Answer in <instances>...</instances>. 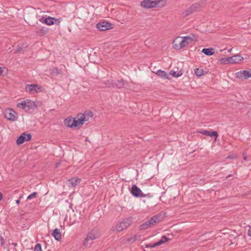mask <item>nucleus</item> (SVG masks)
<instances>
[{
  "mask_svg": "<svg viewBox=\"0 0 251 251\" xmlns=\"http://www.w3.org/2000/svg\"><path fill=\"white\" fill-rule=\"evenodd\" d=\"M193 38L189 36L177 37L173 42L175 49L179 50L185 47L193 41Z\"/></svg>",
  "mask_w": 251,
  "mask_h": 251,
  "instance_id": "nucleus-1",
  "label": "nucleus"
},
{
  "mask_svg": "<svg viewBox=\"0 0 251 251\" xmlns=\"http://www.w3.org/2000/svg\"><path fill=\"white\" fill-rule=\"evenodd\" d=\"M163 219V217L161 215L157 214L153 216L151 219L142 224L140 226L139 228L141 230H146L149 228L152 227L156 223H158L162 221Z\"/></svg>",
  "mask_w": 251,
  "mask_h": 251,
  "instance_id": "nucleus-2",
  "label": "nucleus"
},
{
  "mask_svg": "<svg viewBox=\"0 0 251 251\" xmlns=\"http://www.w3.org/2000/svg\"><path fill=\"white\" fill-rule=\"evenodd\" d=\"M164 1L161 0H143L140 2V5L146 9H150L164 5Z\"/></svg>",
  "mask_w": 251,
  "mask_h": 251,
  "instance_id": "nucleus-3",
  "label": "nucleus"
},
{
  "mask_svg": "<svg viewBox=\"0 0 251 251\" xmlns=\"http://www.w3.org/2000/svg\"><path fill=\"white\" fill-rule=\"evenodd\" d=\"M97 238V236L96 231L94 229L91 230L89 232H88V234L87 235L86 238H85L83 241V244L85 247L90 246L91 244L92 243V242L89 243V241H93Z\"/></svg>",
  "mask_w": 251,
  "mask_h": 251,
  "instance_id": "nucleus-4",
  "label": "nucleus"
},
{
  "mask_svg": "<svg viewBox=\"0 0 251 251\" xmlns=\"http://www.w3.org/2000/svg\"><path fill=\"white\" fill-rule=\"evenodd\" d=\"M201 4L199 3H196L192 4L191 6L183 11L181 15L183 18L188 16L189 15L193 14L194 12L200 8Z\"/></svg>",
  "mask_w": 251,
  "mask_h": 251,
  "instance_id": "nucleus-5",
  "label": "nucleus"
},
{
  "mask_svg": "<svg viewBox=\"0 0 251 251\" xmlns=\"http://www.w3.org/2000/svg\"><path fill=\"white\" fill-rule=\"evenodd\" d=\"M4 115L5 118L10 121H15L17 120V113L11 108H7L5 110Z\"/></svg>",
  "mask_w": 251,
  "mask_h": 251,
  "instance_id": "nucleus-6",
  "label": "nucleus"
},
{
  "mask_svg": "<svg viewBox=\"0 0 251 251\" xmlns=\"http://www.w3.org/2000/svg\"><path fill=\"white\" fill-rule=\"evenodd\" d=\"M243 60V58L239 55H234L231 57H228L222 58L221 60L225 63H238Z\"/></svg>",
  "mask_w": 251,
  "mask_h": 251,
  "instance_id": "nucleus-7",
  "label": "nucleus"
},
{
  "mask_svg": "<svg viewBox=\"0 0 251 251\" xmlns=\"http://www.w3.org/2000/svg\"><path fill=\"white\" fill-rule=\"evenodd\" d=\"M131 220L127 219L124 220L123 221L117 224L116 226V229L117 231L120 232L126 229L131 224Z\"/></svg>",
  "mask_w": 251,
  "mask_h": 251,
  "instance_id": "nucleus-8",
  "label": "nucleus"
},
{
  "mask_svg": "<svg viewBox=\"0 0 251 251\" xmlns=\"http://www.w3.org/2000/svg\"><path fill=\"white\" fill-rule=\"evenodd\" d=\"M25 90L31 94L39 93L42 91V87L37 84H27L25 86Z\"/></svg>",
  "mask_w": 251,
  "mask_h": 251,
  "instance_id": "nucleus-9",
  "label": "nucleus"
},
{
  "mask_svg": "<svg viewBox=\"0 0 251 251\" xmlns=\"http://www.w3.org/2000/svg\"><path fill=\"white\" fill-rule=\"evenodd\" d=\"M130 193L136 198H144L146 197V194H144L141 189L135 184L132 186L130 189Z\"/></svg>",
  "mask_w": 251,
  "mask_h": 251,
  "instance_id": "nucleus-10",
  "label": "nucleus"
},
{
  "mask_svg": "<svg viewBox=\"0 0 251 251\" xmlns=\"http://www.w3.org/2000/svg\"><path fill=\"white\" fill-rule=\"evenodd\" d=\"M31 134L23 133L18 137L16 140V143L17 145H20L25 141H30L31 139Z\"/></svg>",
  "mask_w": 251,
  "mask_h": 251,
  "instance_id": "nucleus-11",
  "label": "nucleus"
},
{
  "mask_svg": "<svg viewBox=\"0 0 251 251\" xmlns=\"http://www.w3.org/2000/svg\"><path fill=\"white\" fill-rule=\"evenodd\" d=\"M96 27L100 31H105L113 28L112 25L106 21L99 22L96 25Z\"/></svg>",
  "mask_w": 251,
  "mask_h": 251,
  "instance_id": "nucleus-12",
  "label": "nucleus"
},
{
  "mask_svg": "<svg viewBox=\"0 0 251 251\" xmlns=\"http://www.w3.org/2000/svg\"><path fill=\"white\" fill-rule=\"evenodd\" d=\"M170 239L168 238L165 235H163L161 239H160L157 242L153 243V244H148L145 245V247L146 248H154L157 246H160L167 242H168Z\"/></svg>",
  "mask_w": 251,
  "mask_h": 251,
  "instance_id": "nucleus-13",
  "label": "nucleus"
},
{
  "mask_svg": "<svg viewBox=\"0 0 251 251\" xmlns=\"http://www.w3.org/2000/svg\"><path fill=\"white\" fill-rule=\"evenodd\" d=\"M235 75L237 78L242 79H247L250 77L249 71L246 70L240 71L239 72H238L235 74Z\"/></svg>",
  "mask_w": 251,
  "mask_h": 251,
  "instance_id": "nucleus-14",
  "label": "nucleus"
},
{
  "mask_svg": "<svg viewBox=\"0 0 251 251\" xmlns=\"http://www.w3.org/2000/svg\"><path fill=\"white\" fill-rule=\"evenodd\" d=\"M85 121H86V120L85 119L84 116L80 117L77 120H76L75 118H73V121L72 123L73 128H75L81 126L83 124L84 122Z\"/></svg>",
  "mask_w": 251,
  "mask_h": 251,
  "instance_id": "nucleus-15",
  "label": "nucleus"
},
{
  "mask_svg": "<svg viewBox=\"0 0 251 251\" xmlns=\"http://www.w3.org/2000/svg\"><path fill=\"white\" fill-rule=\"evenodd\" d=\"M81 181V179L78 178H71L68 180L66 182L67 185L69 187H75L77 184H78Z\"/></svg>",
  "mask_w": 251,
  "mask_h": 251,
  "instance_id": "nucleus-16",
  "label": "nucleus"
},
{
  "mask_svg": "<svg viewBox=\"0 0 251 251\" xmlns=\"http://www.w3.org/2000/svg\"><path fill=\"white\" fill-rule=\"evenodd\" d=\"M126 81L124 79L122 80H113V88L120 89L124 86Z\"/></svg>",
  "mask_w": 251,
  "mask_h": 251,
  "instance_id": "nucleus-17",
  "label": "nucleus"
},
{
  "mask_svg": "<svg viewBox=\"0 0 251 251\" xmlns=\"http://www.w3.org/2000/svg\"><path fill=\"white\" fill-rule=\"evenodd\" d=\"M58 21V23H60V19H56L55 18L49 16L48 17L45 18L44 22L46 25H51L54 24L55 21Z\"/></svg>",
  "mask_w": 251,
  "mask_h": 251,
  "instance_id": "nucleus-18",
  "label": "nucleus"
},
{
  "mask_svg": "<svg viewBox=\"0 0 251 251\" xmlns=\"http://www.w3.org/2000/svg\"><path fill=\"white\" fill-rule=\"evenodd\" d=\"M199 133L202 134L203 135H205L207 136H209L210 137H214L215 138H217L218 136V134L217 131H207L203 130L202 131H200Z\"/></svg>",
  "mask_w": 251,
  "mask_h": 251,
  "instance_id": "nucleus-19",
  "label": "nucleus"
},
{
  "mask_svg": "<svg viewBox=\"0 0 251 251\" xmlns=\"http://www.w3.org/2000/svg\"><path fill=\"white\" fill-rule=\"evenodd\" d=\"M155 73L161 78L170 79L169 75L164 71L159 70Z\"/></svg>",
  "mask_w": 251,
  "mask_h": 251,
  "instance_id": "nucleus-20",
  "label": "nucleus"
},
{
  "mask_svg": "<svg viewBox=\"0 0 251 251\" xmlns=\"http://www.w3.org/2000/svg\"><path fill=\"white\" fill-rule=\"evenodd\" d=\"M52 235L55 239L58 241H60L61 239V233L60 229L58 228L54 229L52 232Z\"/></svg>",
  "mask_w": 251,
  "mask_h": 251,
  "instance_id": "nucleus-21",
  "label": "nucleus"
},
{
  "mask_svg": "<svg viewBox=\"0 0 251 251\" xmlns=\"http://www.w3.org/2000/svg\"><path fill=\"white\" fill-rule=\"evenodd\" d=\"M214 49L213 48H204L201 52L206 55L210 56L214 54Z\"/></svg>",
  "mask_w": 251,
  "mask_h": 251,
  "instance_id": "nucleus-22",
  "label": "nucleus"
},
{
  "mask_svg": "<svg viewBox=\"0 0 251 251\" xmlns=\"http://www.w3.org/2000/svg\"><path fill=\"white\" fill-rule=\"evenodd\" d=\"M73 118L71 117H69L65 120L64 124L68 127L73 128Z\"/></svg>",
  "mask_w": 251,
  "mask_h": 251,
  "instance_id": "nucleus-23",
  "label": "nucleus"
},
{
  "mask_svg": "<svg viewBox=\"0 0 251 251\" xmlns=\"http://www.w3.org/2000/svg\"><path fill=\"white\" fill-rule=\"evenodd\" d=\"M81 117L84 116L86 121H87L88 120L89 118L93 117V113L92 111H85L83 114H81Z\"/></svg>",
  "mask_w": 251,
  "mask_h": 251,
  "instance_id": "nucleus-24",
  "label": "nucleus"
},
{
  "mask_svg": "<svg viewBox=\"0 0 251 251\" xmlns=\"http://www.w3.org/2000/svg\"><path fill=\"white\" fill-rule=\"evenodd\" d=\"M27 47V45L26 44H23L21 46H19L16 50V52H23L25 50Z\"/></svg>",
  "mask_w": 251,
  "mask_h": 251,
  "instance_id": "nucleus-25",
  "label": "nucleus"
},
{
  "mask_svg": "<svg viewBox=\"0 0 251 251\" xmlns=\"http://www.w3.org/2000/svg\"><path fill=\"white\" fill-rule=\"evenodd\" d=\"M26 106L33 109L37 108V105L35 104V102L31 100H28L26 102Z\"/></svg>",
  "mask_w": 251,
  "mask_h": 251,
  "instance_id": "nucleus-26",
  "label": "nucleus"
},
{
  "mask_svg": "<svg viewBox=\"0 0 251 251\" xmlns=\"http://www.w3.org/2000/svg\"><path fill=\"white\" fill-rule=\"evenodd\" d=\"M170 75L175 77H178L182 75V73L181 71L176 72L174 71H171L170 72Z\"/></svg>",
  "mask_w": 251,
  "mask_h": 251,
  "instance_id": "nucleus-27",
  "label": "nucleus"
},
{
  "mask_svg": "<svg viewBox=\"0 0 251 251\" xmlns=\"http://www.w3.org/2000/svg\"><path fill=\"white\" fill-rule=\"evenodd\" d=\"M195 75L198 76H201L202 75L203 73V70L200 68H197L195 70Z\"/></svg>",
  "mask_w": 251,
  "mask_h": 251,
  "instance_id": "nucleus-28",
  "label": "nucleus"
},
{
  "mask_svg": "<svg viewBox=\"0 0 251 251\" xmlns=\"http://www.w3.org/2000/svg\"><path fill=\"white\" fill-rule=\"evenodd\" d=\"M104 84L107 88L113 87V80H107L104 81Z\"/></svg>",
  "mask_w": 251,
  "mask_h": 251,
  "instance_id": "nucleus-29",
  "label": "nucleus"
},
{
  "mask_svg": "<svg viewBox=\"0 0 251 251\" xmlns=\"http://www.w3.org/2000/svg\"><path fill=\"white\" fill-rule=\"evenodd\" d=\"M48 31V30L47 28H46L44 27H42L38 31H37V32L38 34L44 35V34H47Z\"/></svg>",
  "mask_w": 251,
  "mask_h": 251,
  "instance_id": "nucleus-30",
  "label": "nucleus"
},
{
  "mask_svg": "<svg viewBox=\"0 0 251 251\" xmlns=\"http://www.w3.org/2000/svg\"><path fill=\"white\" fill-rule=\"evenodd\" d=\"M17 107L24 109L26 107V102L25 101H23L20 103H18L17 104Z\"/></svg>",
  "mask_w": 251,
  "mask_h": 251,
  "instance_id": "nucleus-31",
  "label": "nucleus"
},
{
  "mask_svg": "<svg viewBox=\"0 0 251 251\" xmlns=\"http://www.w3.org/2000/svg\"><path fill=\"white\" fill-rule=\"evenodd\" d=\"M37 195V192H33L32 193L30 194L27 198V200H30L32 198H35L36 197Z\"/></svg>",
  "mask_w": 251,
  "mask_h": 251,
  "instance_id": "nucleus-32",
  "label": "nucleus"
},
{
  "mask_svg": "<svg viewBox=\"0 0 251 251\" xmlns=\"http://www.w3.org/2000/svg\"><path fill=\"white\" fill-rule=\"evenodd\" d=\"M34 251H42L41 245L40 243H38L35 245Z\"/></svg>",
  "mask_w": 251,
  "mask_h": 251,
  "instance_id": "nucleus-33",
  "label": "nucleus"
},
{
  "mask_svg": "<svg viewBox=\"0 0 251 251\" xmlns=\"http://www.w3.org/2000/svg\"><path fill=\"white\" fill-rule=\"evenodd\" d=\"M53 73L55 74L56 75L61 74L62 73V71L58 68H54L53 70Z\"/></svg>",
  "mask_w": 251,
  "mask_h": 251,
  "instance_id": "nucleus-34",
  "label": "nucleus"
},
{
  "mask_svg": "<svg viewBox=\"0 0 251 251\" xmlns=\"http://www.w3.org/2000/svg\"><path fill=\"white\" fill-rule=\"evenodd\" d=\"M0 243H1V245L2 246H3L4 243H5V242H4V240L3 239V238L2 237H0Z\"/></svg>",
  "mask_w": 251,
  "mask_h": 251,
  "instance_id": "nucleus-35",
  "label": "nucleus"
},
{
  "mask_svg": "<svg viewBox=\"0 0 251 251\" xmlns=\"http://www.w3.org/2000/svg\"><path fill=\"white\" fill-rule=\"evenodd\" d=\"M248 235L251 237V226H250V228L248 230Z\"/></svg>",
  "mask_w": 251,
  "mask_h": 251,
  "instance_id": "nucleus-36",
  "label": "nucleus"
},
{
  "mask_svg": "<svg viewBox=\"0 0 251 251\" xmlns=\"http://www.w3.org/2000/svg\"><path fill=\"white\" fill-rule=\"evenodd\" d=\"M45 20V18L44 17H43L42 18H41L40 19V21L43 23H44V20Z\"/></svg>",
  "mask_w": 251,
  "mask_h": 251,
  "instance_id": "nucleus-37",
  "label": "nucleus"
},
{
  "mask_svg": "<svg viewBox=\"0 0 251 251\" xmlns=\"http://www.w3.org/2000/svg\"><path fill=\"white\" fill-rule=\"evenodd\" d=\"M243 159L245 161L247 160V156L245 155L244 154H243Z\"/></svg>",
  "mask_w": 251,
  "mask_h": 251,
  "instance_id": "nucleus-38",
  "label": "nucleus"
},
{
  "mask_svg": "<svg viewBox=\"0 0 251 251\" xmlns=\"http://www.w3.org/2000/svg\"><path fill=\"white\" fill-rule=\"evenodd\" d=\"M3 72L2 67H0V75H1Z\"/></svg>",
  "mask_w": 251,
  "mask_h": 251,
  "instance_id": "nucleus-39",
  "label": "nucleus"
},
{
  "mask_svg": "<svg viewBox=\"0 0 251 251\" xmlns=\"http://www.w3.org/2000/svg\"><path fill=\"white\" fill-rule=\"evenodd\" d=\"M20 200H17L16 201V203L17 204H19L20 203Z\"/></svg>",
  "mask_w": 251,
  "mask_h": 251,
  "instance_id": "nucleus-40",
  "label": "nucleus"
},
{
  "mask_svg": "<svg viewBox=\"0 0 251 251\" xmlns=\"http://www.w3.org/2000/svg\"><path fill=\"white\" fill-rule=\"evenodd\" d=\"M2 195L1 194V192H0V201L2 199Z\"/></svg>",
  "mask_w": 251,
  "mask_h": 251,
  "instance_id": "nucleus-41",
  "label": "nucleus"
},
{
  "mask_svg": "<svg viewBox=\"0 0 251 251\" xmlns=\"http://www.w3.org/2000/svg\"><path fill=\"white\" fill-rule=\"evenodd\" d=\"M146 195V196H147L148 197H151V196L149 193L147 194V195Z\"/></svg>",
  "mask_w": 251,
  "mask_h": 251,
  "instance_id": "nucleus-42",
  "label": "nucleus"
},
{
  "mask_svg": "<svg viewBox=\"0 0 251 251\" xmlns=\"http://www.w3.org/2000/svg\"><path fill=\"white\" fill-rule=\"evenodd\" d=\"M232 176L231 175H228V176H226V178H228L230 177V176Z\"/></svg>",
  "mask_w": 251,
  "mask_h": 251,
  "instance_id": "nucleus-43",
  "label": "nucleus"
},
{
  "mask_svg": "<svg viewBox=\"0 0 251 251\" xmlns=\"http://www.w3.org/2000/svg\"><path fill=\"white\" fill-rule=\"evenodd\" d=\"M249 74L250 75V77H251V70L249 71Z\"/></svg>",
  "mask_w": 251,
  "mask_h": 251,
  "instance_id": "nucleus-44",
  "label": "nucleus"
},
{
  "mask_svg": "<svg viewBox=\"0 0 251 251\" xmlns=\"http://www.w3.org/2000/svg\"><path fill=\"white\" fill-rule=\"evenodd\" d=\"M55 23L56 24H59V23H58V21H55Z\"/></svg>",
  "mask_w": 251,
  "mask_h": 251,
  "instance_id": "nucleus-45",
  "label": "nucleus"
}]
</instances>
